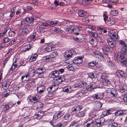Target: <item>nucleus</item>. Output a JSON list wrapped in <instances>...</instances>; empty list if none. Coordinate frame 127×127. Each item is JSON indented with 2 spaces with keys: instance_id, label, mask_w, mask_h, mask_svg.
Here are the masks:
<instances>
[{
  "instance_id": "nucleus-1",
  "label": "nucleus",
  "mask_w": 127,
  "mask_h": 127,
  "mask_svg": "<svg viewBox=\"0 0 127 127\" xmlns=\"http://www.w3.org/2000/svg\"><path fill=\"white\" fill-rule=\"evenodd\" d=\"M110 38L113 39L114 40L116 41L118 38V32L116 31L112 30H110L108 32Z\"/></svg>"
},
{
  "instance_id": "nucleus-2",
  "label": "nucleus",
  "mask_w": 127,
  "mask_h": 127,
  "mask_svg": "<svg viewBox=\"0 0 127 127\" xmlns=\"http://www.w3.org/2000/svg\"><path fill=\"white\" fill-rule=\"evenodd\" d=\"M125 53L121 52L120 55V63L122 66L126 65L127 64V58L125 56Z\"/></svg>"
},
{
  "instance_id": "nucleus-3",
  "label": "nucleus",
  "mask_w": 127,
  "mask_h": 127,
  "mask_svg": "<svg viewBox=\"0 0 127 127\" xmlns=\"http://www.w3.org/2000/svg\"><path fill=\"white\" fill-rule=\"evenodd\" d=\"M22 65L21 61L18 60H15L9 69L11 70H13L15 69L18 68Z\"/></svg>"
},
{
  "instance_id": "nucleus-4",
  "label": "nucleus",
  "mask_w": 127,
  "mask_h": 127,
  "mask_svg": "<svg viewBox=\"0 0 127 127\" xmlns=\"http://www.w3.org/2000/svg\"><path fill=\"white\" fill-rule=\"evenodd\" d=\"M31 75H30V74H25L23 76L21 77V80L22 82L24 83L27 82L28 81H29V82L33 83L34 81L33 80H32V81L31 80H29L30 77L31 76Z\"/></svg>"
},
{
  "instance_id": "nucleus-5",
  "label": "nucleus",
  "mask_w": 127,
  "mask_h": 127,
  "mask_svg": "<svg viewBox=\"0 0 127 127\" xmlns=\"http://www.w3.org/2000/svg\"><path fill=\"white\" fill-rule=\"evenodd\" d=\"M107 94L111 96L116 97L117 94V91L114 88H108L107 90Z\"/></svg>"
},
{
  "instance_id": "nucleus-6",
  "label": "nucleus",
  "mask_w": 127,
  "mask_h": 127,
  "mask_svg": "<svg viewBox=\"0 0 127 127\" xmlns=\"http://www.w3.org/2000/svg\"><path fill=\"white\" fill-rule=\"evenodd\" d=\"M107 94L111 96L116 97L117 94V91L114 88H108L107 90Z\"/></svg>"
},
{
  "instance_id": "nucleus-7",
  "label": "nucleus",
  "mask_w": 127,
  "mask_h": 127,
  "mask_svg": "<svg viewBox=\"0 0 127 127\" xmlns=\"http://www.w3.org/2000/svg\"><path fill=\"white\" fill-rule=\"evenodd\" d=\"M102 49L104 53L107 55L108 53H111L112 52V50L111 49L107 44H105L102 47Z\"/></svg>"
},
{
  "instance_id": "nucleus-8",
  "label": "nucleus",
  "mask_w": 127,
  "mask_h": 127,
  "mask_svg": "<svg viewBox=\"0 0 127 127\" xmlns=\"http://www.w3.org/2000/svg\"><path fill=\"white\" fill-rule=\"evenodd\" d=\"M25 26H29L30 25L33 24L34 19L32 17H28L25 20Z\"/></svg>"
},
{
  "instance_id": "nucleus-9",
  "label": "nucleus",
  "mask_w": 127,
  "mask_h": 127,
  "mask_svg": "<svg viewBox=\"0 0 127 127\" xmlns=\"http://www.w3.org/2000/svg\"><path fill=\"white\" fill-rule=\"evenodd\" d=\"M113 39L111 38H108L107 40V42L109 47L112 49L116 46V44L113 40Z\"/></svg>"
},
{
  "instance_id": "nucleus-10",
  "label": "nucleus",
  "mask_w": 127,
  "mask_h": 127,
  "mask_svg": "<svg viewBox=\"0 0 127 127\" xmlns=\"http://www.w3.org/2000/svg\"><path fill=\"white\" fill-rule=\"evenodd\" d=\"M77 66L76 64H73L67 66L66 68L68 70L74 71L77 69Z\"/></svg>"
},
{
  "instance_id": "nucleus-11",
  "label": "nucleus",
  "mask_w": 127,
  "mask_h": 127,
  "mask_svg": "<svg viewBox=\"0 0 127 127\" xmlns=\"http://www.w3.org/2000/svg\"><path fill=\"white\" fill-rule=\"evenodd\" d=\"M120 44L122 46V48L121 49V52L126 53L127 52V45L125 42L122 40L120 41Z\"/></svg>"
},
{
  "instance_id": "nucleus-12",
  "label": "nucleus",
  "mask_w": 127,
  "mask_h": 127,
  "mask_svg": "<svg viewBox=\"0 0 127 127\" xmlns=\"http://www.w3.org/2000/svg\"><path fill=\"white\" fill-rule=\"evenodd\" d=\"M83 57H82L77 56L75 57L73 61V63L75 64H80L82 62Z\"/></svg>"
},
{
  "instance_id": "nucleus-13",
  "label": "nucleus",
  "mask_w": 127,
  "mask_h": 127,
  "mask_svg": "<svg viewBox=\"0 0 127 127\" xmlns=\"http://www.w3.org/2000/svg\"><path fill=\"white\" fill-rule=\"evenodd\" d=\"M59 75V71L57 70H55L51 72L49 74V76L50 77L54 78L57 77Z\"/></svg>"
},
{
  "instance_id": "nucleus-14",
  "label": "nucleus",
  "mask_w": 127,
  "mask_h": 127,
  "mask_svg": "<svg viewBox=\"0 0 127 127\" xmlns=\"http://www.w3.org/2000/svg\"><path fill=\"white\" fill-rule=\"evenodd\" d=\"M104 96L103 93H96L93 95V97L94 99H98L102 98Z\"/></svg>"
},
{
  "instance_id": "nucleus-15",
  "label": "nucleus",
  "mask_w": 127,
  "mask_h": 127,
  "mask_svg": "<svg viewBox=\"0 0 127 127\" xmlns=\"http://www.w3.org/2000/svg\"><path fill=\"white\" fill-rule=\"evenodd\" d=\"M45 86L40 85L38 86L37 89V92L40 94L43 92L45 90Z\"/></svg>"
},
{
  "instance_id": "nucleus-16",
  "label": "nucleus",
  "mask_w": 127,
  "mask_h": 127,
  "mask_svg": "<svg viewBox=\"0 0 127 127\" xmlns=\"http://www.w3.org/2000/svg\"><path fill=\"white\" fill-rule=\"evenodd\" d=\"M126 75V74L124 71L121 70H120V79L121 80V81L123 82L125 81Z\"/></svg>"
},
{
  "instance_id": "nucleus-17",
  "label": "nucleus",
  "mask_w": 127,
  "mask_h": 127,
  "mask_svg": "<svg viewBox=\"0 0 127 127\" xmlns=\"http://www.w3.org/2000/svg\"><path fill=\"white\" fill-rule=\"evenodd\" d=\"M10 82L9 81H5L2 83V87L4 90H6L9 88Z\"/></svg>"
},
{
  "instance_id": "nucleus-18",
  "label": "nucleus",
  "mask_w": 127,
  "mask_h": 127,
  "mask_svg": "<svg viewBox=\"0 0 127 127\" xmlns=\"http://www.w3.org/2000/svg\"><path fill=\"white\" fill-rule=\"evenodd\" d=\"M93 103L96 109L100 108L102 105V103L98 101H94Z\"/></svg>"
},
{
  "instance_id": "nucleus-19",
  "label": "nucleus",
  "mask_w": 127,
  "mask_h": 127,
  "mask_svg": "<svg viewBox=\"0 0 127 127\" xmlns=\"http://www.w3.org/2000/svg\"><path fill=\"white\" fill-rule=\"evenodd\" d=\"M74 25L70 26L66 29L65 31L67 33H70L74 32Z\"/></svg>"
},
{
  "instance_id": "nucleus-20",
  "label": "nucleus",
  "mask_w": 127,
  "mask_h": 127,
  "mask_svg": "<svg viewBox=\"0 0 127 127\" xmlns=\"http://www.w3.org/2000/svg\"><path fill=\"white\" fill-rule=\"evenodd\" d=\"M95 56L96 57L99 59H101L102 60L104 59V57L102 54L98 51H95L94 52Z\"/></svg>"
},
{
  "instance_id": "nucleus-21",
  "label": "nucleus",
  "mask_w": 127,
  "mask_h": 127,
  "mask_svg": "<svg viewBox=\"0 0 127 127\" xmlns=\"http://www.w3.org/2000/svg\"><path fill=\"white\" fill-rule=\"evenodd\" d=\"M82 108V107L81 106H79L73 108L72 109L71 111L74 113H76V114Z\"/></svg>"
},
{
  "instance_id": "nucleus-22",
  "label": "nucleus",
  "mask_w": 127,
  "mask_h": 127,
  "mask_svg": "<svg viewBox=\"0 0 127 127\" xmlns=\"http://www.w3.org/2000/svg\"><path fill=\"white\" fill-rule=\"evenodd\" d=\"M14 106L13 104L12 103H9L8 105H3L2 106L3 108V110L4 111H6L10 107H12Z\"/></svg>"
},
{
  "instance_id": "nucleus-23",
  "label": "nucleus",
  "mask_w": 127,
  "mask_h": 127,
  "mask_svg": "<svg viewBox=\"0 0 127 127\" xmlns=\"http://www.w3.org/2000/svg\"><path fill=\"white\" fill-rule=\"evenodd\" d=\"M44 59L47 62H53L54 61L55 59L54 58L51 57L50 56H46L43 57Z\"/></svg>"
},
{
  "instance_id": "nucleus-24",
  "label": "nucleus",
  "mask_w": 127,
  "mask_h": 127,
  "mask_svg": "<svg viewBox=\"0 0 127 127\" xmlns=\"http://www.w3.org/2000/svg\"><path fill=\"white\" fill-rule=\"evenodd\" d=\"M44 69L42 67H40L37 68L35 70V72L39 76L43 74L44 72Z\"/></svg>"
},
{
  "instance_id": "nucleus-25",
  "label": "nucleus",
  "mask_w": 127,
  "mask_h": 127,
  "mask_svg": "<svg viewBox=\"0 0 127 127\" xmlns=\"http://www.w3.org/2000/svg\"><path fill=\"white\" fill-rule=\"evenodd\" d=\"M38 56V54L36 53H34V54H33L30 59V62H32L33 61H35L37 59Z\"/></svg>"
},
{
  "instance_id": "nucleus-26",
  "label": "nucleus",
  "mask_w": 127,
  "mask_h": 127,
  "mask_svg": "<svg viewBox=\"0 0 127 127\" xmlns=\"http://www.w3.org/2000/svg\"><path fill=\"white\" fill-rule=\"evenodd\" d=\"M116 21L114 19L110 18L106 23V24L108 26H111L114 25Z\"/></svg>"
},
{
  "instance_id": "nucleus-27",
  "label": "nucleus",
  "mask_w": 127,
  "mask_h": 127,
  "mask_svg": "<svg viewBox=\"0 0 127 127\" xmlns=\"http://www.w3.org/2000/svg\"><path fill=\"white\" fill-rule=\"evenodd\" d=\"M63 115V113L61 111L59 113H56L54 114L53 116V118H54L55 120H57L60 118Z\"/></svg>"
},
{
  "instance_id": "nucleus-28",
  "label": "nucleus",
  "mask_w": 127,
  "mask_h": 127,
  "mask_svg": "<svg viewBox=\"0 0 127 127\" xmlns=\"http://www.w3.org/2000/svg\"><path fill=\"white\" fill-rule=\"evenodd\" d=\"M87 123L85 127H94L93 121L91 119H90L89 121H87Z\"/></svg>"
},
{
  "instance_id": "nucleus-29",
  "label": "nucleus",
  "mask_w": 127,
  "mask_h": 127,
  "mask_svg": "<svg viewBox=\"0 0 127 127\" xmlns=\"http://www.w3.org/2000/svg\"><path fill=\"white\" fill-rule=\"evenodd\" d=\"M78 14L80 17H83L86 15L87 13L83 10H79L78 12Z\"/></svg>"
},
{
  "instance_id": "nucleus-30",
  "label": "nucleus",
  "mask_w": 127,
  "mask_h": 127,
  "mask_svg": "<svg viewBox=\"0 0 127 127\" xmlns=\"http://www.w3.org/2000/svg\"><path fill=\"white\" fill-rule=\"evenodd\" d=\"M97 87L95 84L88 85L86 88L87 90L90 91L93 89L96 88Z\"/></svg>"
},
{
  "instance_id": "nucleus-31",
  "label": "nucleus",
  "mask_w": 127,
  "mask_h": 127,
  "mask_svg": "<svg viewBox=\"0 0 127 127\" xmlns=\"http://www.w3.org/2000/svg\"><path fill=\"white\" fill-rule=\"evenodd\" d=\"M120 98L121 100H120V101L121 102L124 101L125 102L127 103V93L124 94L123 96L120 97Z\"/></svg>"
},
{
  "instance_id": "nucleus-32",
  "label": "nucleus",
  "mask_w": 127,
  "mask_h": 127,
  "mask_svg": "<svg viewBox=\"0 0 127 127\" xmlns=\"http://www.w3.org/2000/svg\"><path fill=\"white\" fill-rule=\"evenodd\" d=\"M93 122L94 127H100L101 126L99 119L96 120L95 121H93Z\"/></svg>"
},
{
  "instance_id": "nucleus-33",
  "label": "nucleus",
  "mask_w": 127,
  "mask_h": 127,
  "mask_svg": "<svg viewBox=\"0 0 127 127\" xmlns=\"http://www.w3.org/2000/svg\"><path fill=\"white\" fill-rule=\"evenodd\" d=\"M28 32L29 31L27 28H23L21 32V35H26L28 33Z\"/></svg>"
},
{
  "instance_id": "nucleus-34",
  "label": "nucleus",
  "mask_w": 127,
  "mask_h": 127,
  "mask_svg": "<svg viewBox=\"0 0 127 127\" xmlns=\"http://www.w3.org/2000/svg\"><path fill=\"white\" fill-rule=\"evenodd\" d=\"M73 51H71L69 52L68 53H66L64 55L65 57L70 58L72 57H73Z\"/></svg>"
},
{
  "instance_id": "nucleus-35",
  "label": "nucleus",
  "mask_w": 127,
  "mask_h": 127,
  "mask_svg": "<svg viewBox=\"0 0 127 127\" xmlns=\"http://www.w3.org/2000/svg\"><path fill=\"white\" fill-rule=\"evenodd\" d=\"M53 49L54 50V48L52 47V46L51 44H49L47 45L45 49L46 51L48 52H50Z\"/></svg>"
},
{
  "instance_id": "nucleus-36",
  "label": "nucleus",
  "mask_w": 127,
  "mask_h": 127,
  "mask_svg": "<svg viewBox=\"0 0 127 127\" xmlns=\"http://www.w3.org/2000/svg\"><path fill=\"white\" fill-rule=\"evenodd\" d=\"M32 45L31 44H29L25 45L23 51L26 52L32 48Z\"/></svg>"
},
{
  "instance_id": "nucleus-37",
  "label": "nucleus",
  "mask_w": 127,
  "mask_h": 127,
  "mask_svg": "<svg viewBox=\"0 0 127 127\" xmlns=\"http://www.w3.org/2000/svg\"><path fill=\"white\" fill-rule=\"evenodd\" d=\"M74 27L75 29H74V32L75 34L77 35H78L79 34V32L80 31V29L77 27L76 26L74 25Z\"/></svg>"
},
{
  "instance_id": "nucleus-38",
  "label": "nucleus",
  "mask_w": 127,
  "mask_h": 127,
  "mask_svg": "<svg viewBox=\"0 0 127 127\" xmlns=\"http://www.w3.org/2000/svg\"><path fill=\"white\" fill-rule=\"evenodd\" d=\"M63 90L64 92L69 93L72 91L71 87L69 86L65 87Z\"/></svg>"
},
{
  "instance_id": "nucleus-39",
  "label": "nucleus",
  "mask_w": 127,
  "mask_h": 127,
  "mask_svg": "<svg viewBox=\"0 0 127 127\" xmlns=\"http://www.w3.org/2000/svg\"><path fill=\"white\" fill-rule=\"evenodd\" d=\"M100 123L101 124V126L103 125H105L107 124L106 121H105V119L103 118H101L99 119Z\"/></svg>"
},
{
  "instance_id": "nucleus-40",
  "label": "nucleus",
  "mask_w": 127,
  "mask_h": 127,
  "mask_svg": "<svg viewBox=\"0 0 127 127\" xmlns=\"http://www.w3.org/2000/svg\"><path fill=\"white\" fill-rule=\"evenodd\" d=\"M78 126L77 123L74 121L72 122L69 126V127H77Z\"/></svg>"
},
{
  "instance_id": "nucleus-41",
  "label": "nucleus",
  "mask_w": 127,
  "mask_h": 127,
  "mask_svg": "<svg viewBox=\"0 0 127 127\" xmlns=\"http://www.w3.org/2000/svg\"><path fill=\"white\" fill-rule=\"evenodd\" d=\"M111 111L110 110H106L102 112V114L104 116H107L110 114Z\"/></svg>"
},
{
  "instance_id": "nucleus-42",
  "label": "nucleus",
  "mask_w": 127,
  "mask_h": 127,
  "mask_svg": "<svg viewBox=\"0 0 127 127\" xmlns=\"http://www.w3.org/2000/svg\"><path fill=\"white\" fill-rule=\"evenodd\" d=\"M119 11L118 10H114L111 11L110 13L112 16H117L118 15Z\"/></svg>"
},
{
  "instance_id": "nucleus-43",
  "label": "nucleus",
  "mask_w": 127,
  "mask_h": 127,
  "mask_svg": "<svg viewBox=\"0 0 127 127\" xmlns=\"http://www.w3.org/2000/svg\"><path fill=\"white\" fill-rule=\"evenodd\" d=\"M56 79L58 80L59 83H60L63 81H64L65 80V78L64 76H61L60 77Z\"/></svg>"
},
{
  "instance_id": "nucleus-44",
  "label": "nucleus",
  "mask_w": 127,
  "mask_h": 127,
  "mask_svg": "<svg viewBox=\"0 0 127 127\" xmlns=\"http://www.w3.org/2000/svg\"><path fill=\"white\" fill-rule=\"evenodd\" d=\"M35 37V35L33 34L29 37L27 39L28 42H30Z\"/></svg>"
},
{
  "instance_id": "nucleus-45",
  "label": "nucleus",
  "mask_w": 127,
  "mask_h": 127,
  "mask_svg": "<svg viewBox=\"0 0 127 127\" xmlns=\"http://www.w3.org/2000/svg\"><path fill=\"white\" fill-rule=\"evenodd\" d=\"M85 114L84 112L83 111L79 112L77 113L76 116L79 117H82L84 116Z\"/></svg>"
},
{
  "instance_id": "nucleus-46",
  "label": "nucleus",
  "mask_w": 127,
  "mask_h": 127,
  "mask_svg": "<svg viewBox=\"0 0 127 127\" xmlns=\"http://www.w3.org/2000/svg\"><path fill=\"white\" fill-rule=\"evenodd\" d=\"M92 0H83L82 1L83 4L87 5L91 3Z\"/></svg>"
},
{
  "instance_id": "nucleus-47",
  "label": "nucleus",
  "mask_w": 127,
  "mask_h": 127,
  "mask_svg": "<svg viewBox=\"0 0 127 127\" xmlns=\"http://www.w3.org/2000/svg\"><path fill=\"white\" fill-rule=\"evenodd\" d=\"M85 94V92L84 91L78 93L76 95V97H81Z\"/></svg>"
},
{
  "instance_id": "nucleus-48",
  "label": "nucleus",
  "mask_w": 127,
  "mask_h": 127,
  "mask_svg": "<svg viewBox=\"0 0 127 127\" xmlns=\"http://www.w3.org/2000/svg\"><path fill=\"white\" fill-rule=\"evenodd\" d=\"M16 32V31H14L11 30H10L9 32V36H14Z\"/></svg>"
},
{
  "instance_id": "nucleus-49",
  "label": "nucleus",
  "mask_w": 127,
  "mask_h": 127,
  "mask_svg": "<svg viewBox=\"0 0 127 127\" xmlns=\"http://www.w3.org/2000/svg\"><path fill=\"white\" fill-rule=\"evenodd\" d=\"M30 100L31 102H35L37 101L36 97L35 96H30Z\"/></svg>"
},
{
  "instance_id": "nucleus-50",
  "label": "nucleus",
  "mask_w": 127,
  "mask_h": 127,
  "mask_svg": "<svg viewBox=\"0 0 127 127\" xmlns=\"http://www.w3.org/2000/svg\"><path fill=\"white\" fill-rule=\"evenodd\" d=\"M89 34H90L92 35L93 36V37L95 38H97V37L98 35L96 33L90 32L89 31Z\"/></svg>"
},
{
  "instance_id": "nucleus-51",
  "label": "nucleus",
  "mask_w": 127,
  "mask_h": 127,
  "mask_svg": "<svg viewBox=\"0 0 127 127\" xmlns=\"http://www.w3.org/2000/svg\"><path fill=\"white\" fill-rule=\"evenodd\" d=\"M125 86H124V85H123L120 88L121 92H124L125 91H126V89L125 88Z\"/></svg>"
},
{
  "instance_id": "nucleus-52",
  "label": "nucleus",
  "mask_w": 127,
  "mask_h": 127,
  "mask_svg": "<svg viewBox=\"0 0 127 127\" xmlns=\"http://www.w3.org/2000/svg\"><path fill=\"white\" fill-rule=\"evenodd\" d=\"M57 54L58 53L56 51H54L51 53L49 56H50L51 57L54 58Z\"/></svg>"
},
{
  "instance_id": "nucleus-53",
  "label": "nucleus",
  "mask_w": 127,
  "mask_h": 127,
  "mask_svg": "<svg viewBox=\"0 0 127 127\" xmlns=\"http://www.w3.org/2000/svg\"><path fill=\"white\" fill-rule=\"evenodd\" d=\"M96 64V62L95 61H92L89 63L88 64L89 66L93 67Z\"/></svg>"
},
{
  "instance_id": "nucleus-54",
  "label": "nucleus",
  "mask_w": 127,
  "mask_h": 127,
  "mask_svg": "<svg viewBox=\"0 0 127 127\" xmlns=\"http://www.w3.org/2000/svg\"><path fill=\"white\" fill-rule=\"evenodd\" d=\"M10 40L9 39V38L8 37H4L2 39V41L5 43L7 42Z\"/></svg>"
},
{
  "instance_id": "nucleus-55",
  "label": "nucleus",
  "mask_w": 127,
  "mask_h": 127,
  "mask_svg": "<svg viewBox=\"0 0 127 127\" xmlns=\"http://www.w3.org/2000/svg\"><path fill=\"white\" fill-rule=\"evenodd\" d=\"M107 63V65L109 67H113L114 66V64L110 61H108Z\"/></svg>"
},
{
  "instance_id": "nucleus-56",
  "label": "nucleus",
  "mask_w": 127,
  "mask_h": 127,
  "mask_svg": "<svg viewBox=\"0 0 127 127\" xmlns=\"http://www.w3.org/2000/svg\"><path fill=\"white\" fill-rule=\"evenodd\" d=\"M13 50V49L12 48H10L9 49L8 52L7 53L6 55V56H7L8 55H9V56H11L12 54V51Z\"/></svg>"
},
{
  "instance_id": "nucleus-57",
  "label": "nucleus",
  "mask_w": 127,
  "mask_h": 127,
  "mask_svg": "<svg viewBox=\"0 0 127 127\" xmlns=\"http://www.w3.org/2000/svg\"><path fill=\"white\" fill-rule=\"evenodd\" d=\"M67 11L68 12H69L70 14H73L75 13V10L72 8L68 9Z\"/></svg>"
},
{
  "instance_id": "nucleus-58",
  "label": "nucleus",
  "mask_w": 127,
  "mask_h": 127,
  "mask_svg": "<svg viewBox=\"0 0 127 127\" xmlns=\"http://www.w3.org/2000/svg\"><path fill=\"white\" fill-rule=\"evenodd\" d=\"M118 125L117 123H111L109 125L108 127H117Z\"/></svg>"
},
{
  "instance_id": "nucleus-59",
  "label": "nucleus",
  "mask_w": 127,
  "mask_h": 127,
  "mask_svg": "<svg viewBox=\"0 0 127 127\" xmlns=\"http://www.w3.org/2000/svg\"><path fill=\"white\" fill-rule=\"evenodd\" d=\"M110 82L109 80H105L104 81H103V84L105 86H107L109 84Z\"/></svg>"
},
{
  "instance_id": "nucleus-60",
  "label": "nucleus",
  "mask_w": 127,
  "mask_h": 127,
  "mask_svg": "<svg viewBox=\"0 0 127 127\" xmlns=\"http://www.w3.org/2000/svg\"><path fill=\"white\" fill-rule=\"evenodd\" d=\"M58 21L56 20L52 21L50 22L49 23L50 24V25H54L58 23Z\"/></svg>"
},
{
  "instance_id": "nucleus-61",
  "label": "nucleus",
  "mask_w": 127,
  "mask_h": 127,
  "mask_svg": "<svg viewBox=\"0 0 127 127\" xmlns=\"http://www.w3.org/2000/svg\"><path fill=\"white\" fill-rule=\"evenodd\" d=\"M37 107L38 108H41L43 106V104L41 102H38L36 103Z\"/></svg>"
},
{
  "instance_id": "nucleus-62",
  "label": "nucleus",
  "mask_w": 127,
  "mask_h": 127,
  "mask_svg": "<svg viewBox=\"0 0 127 127\" xmlns=\"http://www.w3.org/2000/svg\"><path fill=\"white\" fill-rule=\"evenodd\" d=\"M97 38V39L99 42L100 43H104V40L100 36H98Z\"/></svg>"
},
{
  "instance_id": "nucleus-63",
  "label": "nucleus",
  "mask_w": 127,
  "mask_h": 127,
  "mask_svg": "<svg viewBox=\"0 0 127 127\" xmlns=\"http://www.w3.org/2000/svg\"><path fill=\"white\" fill-rule=\"evenodd\" d=\"M31 3L33 4L34 5H37L38 4V2L37 0H31Z\"/></svg>"
},
{
  "instance_id": "nucleus-64",
  "label": "nucleus",
  "mask_w": 127,
  "mask_h": 127,
  "mask_svg": "<svg viewBox=\"0 0 127 127\" xmlns=\"http://www.w3.org/2000/svg\"><path fill=\"white\" fill-rule=\"evenodd\" d=\"M115 60L118 63L119 61V55L118 53L117 54L114 56Z\"/></svg>"
}]
</instances>
